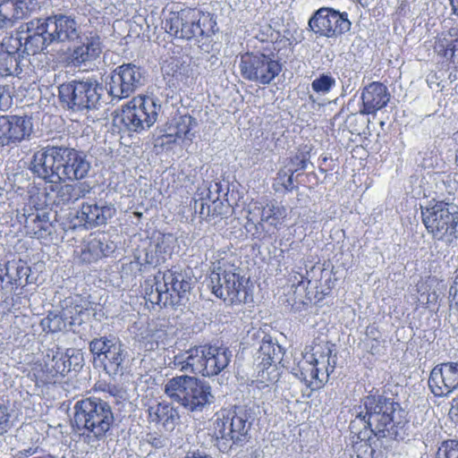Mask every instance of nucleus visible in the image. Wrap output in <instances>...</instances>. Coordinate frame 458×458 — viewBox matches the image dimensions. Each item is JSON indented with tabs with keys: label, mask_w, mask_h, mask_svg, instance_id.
I'll use <instances>...</instances> for the list:
<instances>
[{
	"label": "nucleus",
	"mask_w": 458,
	"mask_h": 458,
	"mask_svg": "<svg viewBox=\"0 0 458 458\" xmlns=\"http://www.w3.org/2000/svg\"><path fill=\"white\" fill-rule=\"evenodd\" d=\"M73 410V426L89 443L105 438L114 422L110 404L98 397L82 398Z\"/></svg>",
	"instance_id": "obj_3"
},
{
	"label": "nucleus",
	"mask_w": 458,
	"mask_h": 458,
	"mask_svg": "<svg viewBox=\"0 0 458 458\" xmlns=\"http://www.w3.org/2000/svg\"><path fill=\"white\" fill-rule=\"evenodd\" d=\"M436 458H458V439L444 440L437 448Z\"/></svg>",
	"instance_id": "obj_42"
},
{
	"label": "nucleus",
	"mask_w": 458,
	"mask_h": 458,
	"mask_svg": "<svg viewBox=\"0 0 458 458\" xmlns=\"http://www.w3.org/2000/svg\"><path fill=\"white\" fill-rule=\"evenodd\" d=\"M454 13L458 15V0H450Z\"/></svg>",
	"instance_id": "obj_51"
},
{
	"label": "nucleus",
	"mask_w": 458,
	"mask_h": 458,
	"mask_svg": "<svg viewBox=\"0 0 458 458\" xmlns=\"http://www.w3.org/2000/svg\"><path fill=\"white\" fill-rule=\"evenodd\" d=\"M299 163H300V160H295L294 163H290V166L293 165L294 167H298Z\"/></svg>",
	"instance_id": "obj_52"
},
{
	"label": "nucleus",
	"mask_w": 458,
	"mask_h": 458,
	"mask_svg": "<svg viewBox=\"0 0 458 458\" xmlns=\"http://www.w3.org/2000/svg\"><path fill=\"white\" fill-rule=\"evenodd\" d=\"M360 114L375 115L377 111L386 107L390 101V94L386 85L379 81L370 82L361 92Z\"/></svg>",
	"instance_id": "obj_27"
},
{
	"label": "nucleus",
	"mask_w": 458,
	"mask_h": 458,
	"mask_svg": "<svg viewBox=\"0 0 458 458\" xmlns=\"http://www.w3.org/2000/svg\"><path fill=\"white\" fill-rule=\"evenodd\" d=\"M147 421L159 432H172L180 421V413L173 403L167 401H148L146 404Z\"/></svg>",
	"instance_id": "obj_18"
},
{
	"label": "nucleus",
	"mask_w": 458,
	"mask_h": 458,
	"mask_svg": "<svg viewBox=\"0 0 458 458\" xmlns=\"http://www.w3.org/2000/svg\"><path fill=\"white\" fill-rule=\"evenodd\" d=\"M64 317L65 318H68L67 309H64L62 314L50 313L46 318V321H47L46 323H47L48 331L49 332L60 331L62 329V327L65 326L64 323Z\"/></svg>",
	"instance_id": "obj_45"
},
{
	"label": "nucleus",
	"mask_w": 458,
	"mask_h": 458,
	"mask_svg": "<svg viewBox=\"0 0 458 458\" xmlns=\"http://www.w3.org/2000/svg\"><path fill=\"white\" fill-rule=\"evenodd\" d=\"M62 162L58 174V183L66 180H81L87 176L90 165L82 152L64 147Z\"/></svg>",
	"instance_id": "obj_22"
},
{
	"label": "nucleus",
	"mask_w": 458,
	"mask_h": 458,
	"mask_svg": "<svg viewBox=\"0 0 458 458\" xmlns=\"http://www.w3.org/2000/svg\"><path fill=\"white\" fill-rule=\"evenodd\" d=\"M146 261L150 264H158L160 261V258L157 257V255H155V256L152 255L150 258L148 257L146 259Z\"/></svg>",
	"instance_id": "obj_50"
},
{
	"label": "nucleus",
	"mask_w": 458,
	"mask_h": 458,
	"mask_svg": "<svg viewBox=\"0 0 458 458\" xmlns=\"http://www.w3.org/2000/svg\"><path fill=\"white\" fill-rule=\"evenodd\" d=\"M89 351L98 360L107 373H116L124 360V351L119 341L106 336L94 338L89 343Z\"/></svg>",
	"instance_id": "obj_15"
},
{
	"label": "nucleus",
	"mask_w": 458,
	"mask_h": 458,
	"mask_svg": "<svg viewBox=\"0 0 458 458\" xmlns=\"http://www.w3.org/2000/svg\"><path fill=\"white\" fill-rule=\"evenodd\" d=\"M449 414L453 421L458 425V394L452 400Z\"/></svg>",
	"instance_id": "obj_48"
},
{
	"label": "nucleus",
	"mask_w": 458,
	"mask_h": 458,
	"mask_svg": "<svg viewBox=\"0 0 458 458\" xmlns=\"http://www.w3.org/2000/svg\"><path fill=\"white\" fill-rule=\"evenodd\" d=\"M249 206L250 214L259 215L260 222L276 229H279L287 217L286 208L276 199H266V201L252 199Z\"/></svg>",
	"instance_id": "obj_28"
},
{
	"label": "nucleus",
	"mask_w": 458,
	"mask_h": 458,
	"mask_svg": "<svg viewBox=\"0 0 458 458\" xmlns=\"http://www.w3.org/2000/svg\"><path fill=\"white\" fill-rule=\"evenodd\" d=\"M194 209L205 220L223 218L228 213V203L217 197L215 199L200 198L194 200Z\"/></svg>",
	"instance_id": "obj_36"
},
{
	"label": "nucleus",
	"mask_w": 458,
	"mask_h": 458,
	"mask_svg": "<svg viewBox=\"0 0 458 458\" xmlns=\"http://www.w3.org/2000/svg\"><path fill=\"white\" fill-rule=\"evenodd\" d=\"M174 364L181 371L205 377L204 348L194 346L174 357Z\"/></svg>",
	"instance_id": "obj_32"
},
{
	"label": "nucleus",
	"mask_w": 458,
	"mask_h": 458,
	"mask_svg": "<svg viewBox=\"0 0 458 458\" xmlns=\"http://www.w3.org/2000/svg\"><path fill=\"white\" fill-rule=\"evenodd\" d=\"M308 159L304 155L286 158L284 166L276 173L272 187L276 192H290L293 190V174L307 168Z\"/></svg>",
	"instance_id": "obj_29"
},
{
	"label": "nucleus",
	"mask_w": 458,
	"mask_h": 458,
	"mask_svg": "<svg viewBox=\"0 0 458 458\" xmlns=\"http://www.w3.org/2000/svg\"><path fill=\"white\" fill-rule=\"evenodd\" d=\"M197 122L190 114H175L165 124L162 145L192 142Z\"/></svg>",
	"instance_id": "obj_20"
},
{
	"label": "nucleus",
	"mask_w": 458,
	"mask_h": 458,
	"mask_svg": "<svg viewBox=\"0 0 458 458\" xmlns=\"http://www.w3.org/2000/svg\"><path fill=\"white\" fill-rule=\"evenodd\" d=\"M189 288V283L182 275L173 269L159 270L141 284L146 302L160 308L177 305Z\"/></svg>",
	"instance_id": "obj_8"
},
{
	"label": "nucleus",
	"mask_w": 458,
	"mask_h": 458,
	"mask_svg": "<svg viewBox=\"0 0 458 458\" xmlns=\"http://www.w3.org/2000/svg\"><path fill=\"white\" fill-rule=\"evenodd\" d=\"M434 51L444 61L458 68V28H451L435 40Z\"/></svg>",
	"instance_id": "obj_33"
},
{
	"label": "nucleus",
	"mask_w": 458,
	"mask_h": 458,
	"mask_svg": "<svg viewBox=\"0 0 458 458\" xmlns=\"http://www.w3.org/2000/svg\"><path fill=\"white\" fill-rule=\"evenodd\" d=\"M142 78L140 67L133 64H123L112 73L109 93L115 98H126L141 85Z\"/></svg>",
	"instance_id": "obj_16"
},
{
	"label": "nucleus",
	"mask_w": 458,
	"mask_h": 458,
	"mask_svg": "<svg viewBox=\"0 0 458 458\" xmlns=\"http://www.w3.org/2000/svg\"><path fill=\"white\" fill-rule=\"evenodd\" d=\"M352 2L360 4L362 7H368L374 0H352Z\"/></svg>",
	"instance_id": "obj_49"
},
{
	"label": "nucleus",
	"mask_w": 458,
	"mask_h": 458,
	"mask_svg": "<svg viewBox=\"0 0 458 458\" xmlns=\"http://www.w3.org/2000/svg\"><path fill=\"white\" fill-rule=\"evenodd\" d=\"M28 36L24 38L23 52L28 55L39 54L53 41H49L48 30L41 19L30 21L27 24Z\"/></svg>",
	"instance_id": "obj_31"
},
{
	"label": "nucleus",
	"mask_w": 458,
	"mask_h": 458,
	"mask_svg": "<svg viewBox=\"0 0 458 458\" xmlns=\"http://www.w3.org/2000/svg\"><path fill=\"white\" fill-rule=\"evenodd\" d=\"M73 352L72 349H67L65 352L58 349L53 354L51 360L47 364L52 377H64L72 370V359L78 360V356H74Z\"/></svg>",
	"instance_id": "obj_37"
},
{
	"label": "nucleus",
	"mask_w": 458,
	"mask_h": 458,
	"mask_svg": "<svg viewBox=\"0 0 458 458\" xmlns=\"http://www.w3.org/2000/svg\"><path fill=\"white\" fill-rule=\"evenodd\" d=\"M46 205H47V206H49V205H51V203H50V202H47V201H46Z\"/></svg>",
	"instance_id": "obj_54"
},
{
	"label": "nucleus",
	"mask_w": 458,
	"mask_h": 458,
	"mask_svg": "<svg viewBox=\"0 0 458 458\" xmlns=\"http://www.w3.org/2000/svg\"><path fill=\"white\" fill-rule=\"evenodd\" d=\"M102 88L97 82L72 81L58 88L60 102L69 109L81 111L96 108Z\"/></svg>",
	"instance_id": "obj_10"
},
{
	"label": "nucleus",
	"mask_w": 458,
	"mask_h": 458,
	"mask_svg": "<svg viewBox=\"0 0 458 458\" xmlns=\"http://www.w3.org/2000/svg\"><path fill=\"white\" fill-rule=\"evenodd\" d=\"M116 214L112 204L98 205L96 202H83L77 210L75 218L78 225L85 229H93L106 225Z\"/></svg>",
	"instance_id": "obj_23"
},
{
	"label": "nucleus",
	"mask_w": 458,
	"mask_h": 458,
	"mask_svg": "<svg viewBox=\"0 0 458 458\" xmlns=\"http://www.w3.org/2000/svg\"><path fill=\"white\" fill-rule=\"evenodd\" d=\"M336 367V345L327 336L314 338L291 373L311 392L321 389Z\"/></svg>",
	"instance_id": "obj_2"
},
{
	"label": "nucleus",
	"mask_w": 458,
	"mask_h": 458,
	"mask_svg": "<svg viewBox=\"0 0 458 458\" xmlns=\"http://www.w3.org/2000/svg\"><path fill=\"white\" fill-rule=\"evenodd\" d=\"M12 411L9 403L0 398V436L5 434L12 427Z\"/></svg>",
	"instance_id": "obj_44"
},
{
	"label": "nucleus",
	"mask_w": 458,
	"mask_h": 458,
	"mask_svg": "<svg viewBox=\"0 0 458 458\" xmlns=\"http://www.w3.org/2000/svg\"><path fill=\"white\" fill-rule=\"evenodd\" d=\"M160 108L152 97L136 96L123 107L122 122L128 130L140 131L157 122Z\"/></svg>",
	"instance_id": "obj_11"
},
{
	"label": "nucleus",
	"mask_w": 458,
	"mask_h": 458,
	"mask_svg": "<svg viewBox=\"0 0 458 458\" xmlns=\"http://www.w3.org/2000/svg\"><path fill=\"white\" fill-rule=\"evenodd\" d=\"M114 250V246H110L104 237L90 233L82 246L75 249L73 257L83 265H90L109 257Z\"/></svg>",
	"instance_id": "obj_24"
},
{
	"label": "nucleus",
	"mask_w": 458,
	"mask_h": 458,
	"mask_svg": "<svg viewBox=\"0 0 458 458\" xmlns=\"http://www.w3.org/2000/svg\"><path fill=\"white\" fill-rule=\"evenodd\" d=\"M202 348H204L205 377L218 375L228 366L232 357L228 348L211 344H204Z\"/></svg>",
	"instance_id": "obj_34"
},
{
	"label": "nucleus",
	"mask_w": 458,
	"mask_h": 458,
	"mask_svg": "<svg viewBox=\"0 0 458 458\" xmlns=\"http://www.w3.org/2000/svg\"><path fill=\"white\" fill-rule=\"evenodd\" d=\"M25 228L31 238L38 239L45 245L50 244L55 238V225L50 221L49 212L44 208H36L35 213L26 216Z\"/></svg>",
	"instance_id": "obj_26"
},
{
	"label": "nucleus",
	"mask_w": 458,
	"mask_h": 458,
	"mask_svg": "<svg viewBox=\"0 0 458 458\" xmlns=\"http://www.w3.org/2000/svg\"><path fill=\"white\" fill-rule=\"evenodd\" d=\"M21 71L19 55L10 52L0 55V77L17 76Z\"/></svg>",
	"instance_id": "obj_41"
},
{
	"label": "nucleus",
	"mask_w": 458,
	"mask_h": 458,
	"mask_svg": "<svg viewBox=\"0 0 458 458\" xmlns=\"http://www.w3.org/2000/svg\"><path fill=\"white\" fill-rule=\"evenodd\" d=\"M12 103L13 99L10 94L0 87V110H7Z\"/></svg>",
	"instance_id": "obj_47"
},
{
	"label": "nucleus",
	"mask_w": 458,
	"mask_h": 458,
	"mask_svg": "<svg viewBox=\"0 0 458 458\" xmlns=\"http://www.w3.org/2000/svg\"><path fill=\"white\" fill-rule=\"evenodd\" d=\"M41 21L48 30L49 41L65 42L77 36V22L70 16L55 14Z\"/></svg>",
	"instance_id": "obj_30"
},
{
	"label": "nucleus",
	"mask_w": 458,
	"mask_h": 458,
	"mask_svg": "<svg viewBox=\"0 0 458 458\" xmlns=\"http://www.w3.org/2000/svg\"><path fill=\"white\" fill-rule=\"evenodd\" d=\"M63 148L62 146H47L37 150L30 165L33 174L46 182L58 183Z\"/></svg>",
	"instance_id": "obj_14"
},
{
	"label": "nucleus",
	"mask_w": 458,
	"mask_h": 458,
	"mask_svg": "<svg viewBox=\"0 0 458 458\" xmlns=\"http://www.w3.org/2000/svg\"><path fill=\"white\" fill-rule=\"evenodd\" d=\"M212 293L231 305L246 303L252 298L250 280L239 272V267L222 258L216 261L211 274Z\"/></svg>",
	"instance_id": "obj_6"
},
{
	"label": "nucleus",
	"mask_w": 458,
	"mask_h": 458,
	"mask_svg": "<svg viewBox=\"0 0 458 458\" xmlns=\"http://www.w3.org/2000/svg\"><path fill=\"white\" fill-rule=\"evenodd\" d=\"M335 85V80L328 74H321L311 82V88L316 93L327 94Z\"/></svg>",
	"instance_id": "obj_43"
},
{
	"label": "nucleus",
	"mask_w": 458,
	"mask_h": 458,
	"mask_svg": "<svg viewBox=\"0 0 458 458\" xmlns=\"http://www.w3.org/2000/svg\"><path fill=\"white\" fill-rule=\"evenodd\" d=\"M33 130L28 115H0V147L17 144L29 138Z\"/></svg>",
	"instance_id": "obj_19"
},
{
	"label": "nucleus",
	"mask_w": 458,
	"mask_h": 458,
	"mask_svg": "<svg viewBox=\"0 0 458 458\" xmlns=\"http://www.w3.org/2000/svg\"><path fill=\"white\" fill-rule=\"evenodd\" d=\"M28 13L29 6L24 0H0V28L13 26Z\"/></svg>",
	"instance_id": "obj_35"
},
{
	"label": "nucleus",
	"mask_w": 458,
	"mask_h": 458,
	"mask_svg": "<svg viewBox=\"0 0 458 458\" xmlns=\"http://www.w3.org/2000/svg\"><path fill=\"white\" fill-rule=\"evenodd\" d=\"M422 224L435 241L452 245L458 240V206L444 199H431L421 208Z\"/></svg>",
	"instance_id": "obj_7"
},
{
	"label": "nucleus",
	"mask_w": 458,
	"mask_h": 458,
	"mask_svg": "<svg viewBox=\"0 0 458 458\" xmlns=\"http://www.w3.org/2000/svg\"><path fill=\"white\" fill-rule=\"evenodd\" d=\"M309 26L319 36L333 38L350 30L352 23L347 13L331 8H320L309 21Z\"/></svg>",
	"instance_id": "obj_13"
},
{
	"label": "nucleus",
	"mask_w": 458,
	"mask_h": 458,
	"mask_svg": "<svg viewBox=\"0 0 458 458\" xmlns=\"http://www.w3.org/2000/svg\"><path fill=\"white\" fill-rule=\"evenodd\" d=\"M103 46L100 37L97 33L86 36L78 45L69 48L64 61L68 66L81 67L98 58L102 53Z\"/></svg>",
	"instance_id": "obj_21"
},
{
	"label": "nucleus",
	"mask_w": 458,
	"mask_h": 458,
	"mask_svg": "<svg viewBox=\"0 0 458 458\" xmlns=\"http://www.w3.org/2000/svg\"><path fill=\"white\" fill-rule=\"evenodd\" d=\"M396 405L392 399L383 395L369 394L361 400L356 418L364 422V428H369V435L362 437L366 432L359 433L358 440L352 445L358 458H375L377 442L392 435Z\"/></svg>",
	"instance_id": "obj_1"
},
{
	"label": "nucleus",
	"mask_w": 458,
	"mask_h": 458,
	"mask_svg": "<svg viewBox=\"0 0 458 458\" xmlns=\"http://www.w3.org/2000/svg\"><path fill=\"white\" fill-rule=\"evenodd\" d=\"M239 68L245 80L267 85L281 72L282 64L266 54L246 52L241 55Z\"/></svg>",
	"instance_id": "obj_12"
},
{
	"label": "nucleus",
	"mask_w": 458,
	"mask_h": 458,
	"mask_svg": "<svg viewBox=\"0 0 458 458\" xmlns=\"http://www.w3.org/2000/svg\"><path fill=\"white\" fill-rule=\"evenodd\" d=\"M164 391L169 398L191 411L201 410L211 396L209 386L187 375L170 378L165 385Z\"/></svg>",
	"instance_id": "obj_9"
},
{
	"label": "nucleus",
	"mask_w": 458,
	"mask_h": 458,
	"mask_svg": "<svg viewBox=\"0 0 458 458\" xmlns=\"http://www.w3.org/2000/svg\"><path fill=\"white\" fill-rule=\"evenodd\" d=\"M88 192L89 191L86 190L84 185L81 183L61 185L57 191L58 200H54L53 203L68 204L74 202L81 198H84Z\"/></svg>",
	"instance_id": "obj_38"
},
{
	"label": "nucleus",
	"mask_w": 458,
	"mask_h": 458,
	"mask_svg": "<svg viewBox=\"0 0 458 458\" xmlns=\"http://www.w3.org/2000/svg\"><path fill=\"white\" fill-rule=\"evenodd\" d=\"M147 441L151 446L155 448H162L165 445V438L156 432L148 433L147 435Z\"/></svg>",
	"instance_id": "obj_46"
},
{
	"label": "nucleus",
	"mask_w": 458,
	"mask_h": 458,
	"mask_svg": "<svg viewBox=\"0 0 458 458\" xmlns=\"http://www.w3.org/2000/svg\"><path fill=\"white\" fill-rule=\"evenodd\" d=\"M279 346L273 343L271 338H264L259 349V359L263 369H267L273 364L276 367L277 348Z\"/></svg>",
	"instance_id": "obj_40"
},
{
	"label": "nucleus",
	"mask_w": 458,
	"mask_h": 458,
	"mask_svg": "<svg viewBox=\"0 0 458 458\" xmlns=\"http://www.w3.org/2000/svg\"><path fill=\"white\" fill-rule=\"evenodd\" d=\"M214 417L212 437L220 452H228L233 445L247 440L252 420L250 409L245 405H231L220 409Z\"/></svg>",
	"instance_id": "obj_4"
},
{
	"label": "nucleus",
	"mask_w": 458,
	"mask_h": 458,
	"mask_svg": "<svg viewBox=\"0 0 458 458\" xmlns=\"http://www.w3.org/2000/svg\"><path fill=\"white\" fill-rule=\"evenodd\" d=\"M428 386L437 398L446 397L458 389V362H443L430 371Z\"/></svg>",
	"instance_id": "obj_17"
},
{
	"label": "nucleus",
	"mask_w": 458,
	"mask_h": 458,
	"mask_svg": "<svg viewBox=\"0 0 458 458\" xmlns=\"http://www.w3.org/2000/svg\"><path fill=\"white\" fill-rule=\"evenodd\" d=\"M290 280L292 281V287L295 288V292L300 287L305 290V298L309 301H320L329 293L328 291L325 292L317 290L314 293L308 291V287L311 285V281L301 273L293 272Z\"/></svg>",
	"instance_id": "obj_39"
},
{
	"label": "nucleus",
	"mask_w": 458,
	"mask_h": 458,
	"mask_svg": "<svg viewBox=\"0 0 458 458\" xmlns=\"http://www.w3.org/2000/svg\"><path fill=\"white\" fill-rule=\"evenodd\" d=\"M30 267L27 262L19 259L0 262V289L15 292L28 284Z\"/></svg>",
	"instance_id": "obj_25"
},
{
	"label": "nucleus",
	"mask_w": 458,
	"mask_h": 458,
	"mask_svg": "<svg viewBox=\"0 0 458 458\" xmlns=\"http://www.w3.org/2000/svg\"><path fill=\"white\" fill-rule=\"evenodd\" d=\"M79 365V363H76L73 367V369H76V366Z\"/></svg>",
	"instance_id": "obj_55"
},
{
	"label": "nucleus",
	"mask_w": 458,
	"mask_h": 458,
	"mask_svg": "<svg viewBox=\"0 0 458 458\" xmlns=\"http://www.w3.org/2000/svg\"><path fill=\"white\" fill-rule=\"evenodd\" d=\"M164 30L172 38L191 40L211 37L216 32V21L208 12L184 7L169 12L161 21Z\"/></svg>",
	"instance_id": "obj_5"
},
{
	"label": "nucleus",
	"mask_w": 458,
	"mask_h": 458,
	"mask_svg": "<svg viewBox=\"0 0 458 458\" xmlns=\"http://www.w3.org/2000/svg\"><path fill=\"white\" fill-rule=\"evenodd\" d=\"M455 165H456V167H458V150L456 151V154H455Z\"/></svg>",
	"instance_id": "obj_53"
}]
</instances>
